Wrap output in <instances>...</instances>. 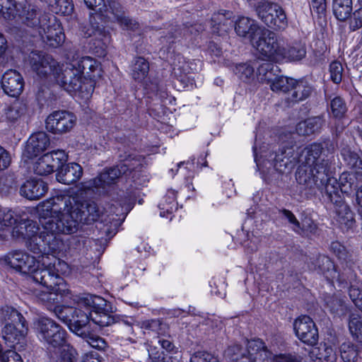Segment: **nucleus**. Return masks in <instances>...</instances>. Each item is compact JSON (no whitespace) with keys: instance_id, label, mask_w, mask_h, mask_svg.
<instances>
[{"instance_id":"nucleus-1","label":"nucleus","mask_w":362,"mask_h":362,"mask_svg":"<svg viewBox=\"0 0 362 362\" xmlns=\"http://www.w3.org/2000/svg\"><path fill=\"white\" fill-rule=\"evenodd\" d=\"M38 211L43 216L52 212L57 214L58 222L47 223L45 227L52 234L49 235L54 242L52 243L54 250L57 247V233H74L77 230L80 222L97 221L102 214V210L95 202L84 204L77 197L62 192L40 203Z\"/></svg>"},{"instance_id":"nucleus-2","label":"nucleus","mask_w":362,"mask_h":362,"mask_svg":"<svg viewBox=\"0 0 362 362\" xmlns=\"http://www.w3.org/2000/svg\"><path fill=\"white\" fill-rule=\"evenodd\" d=\"M100 64L90 57L74 59L64 69V89L83 101L88 100L94 90V81L102 76Z\"/></svg>"},{"instance_id":"nucleus-3","label":"nucleus","mask_w":362,"mask_h":362,"mask_svg":"<svg viewBox=\"0 0 362 362\" xmlns=\"http://www.w3.org/2000/svg\"><path fill=\"white\" fill-rule=\"evenodd\" d=\"M39 204L37 206V211H38ZM39 217L40 218L41 224L42 226V230H40L39 235L38 231L40 228L36 222L28 219L25 214H17L13 212V217L16 218L17 220L13 223L8 228L5 230H8L13 226L11 234L12 236L16 239L25 240L28 247L33 252L37 251L42 252L45 250V245L49 248V251L51 252H56L59 249L62 240L58 238L59 233L56 234V249H52V243H54L52 240L49 239L50 235H52L48 230H45V227L47 223L49 222H58L57 214L52 213L45 216H40L39 211H37Z\"/></svg>"},{"instance_id":"nucleus-4","label":"nucleus","mask_w":362,"mask_h":362,"mask_svg":"<svg viewBox=\"0 0 362 362\" xmlns=\"http://www.w3.org/2000/svg\"><path fill=\"white\" fill-rule=\"evenodd\" d=\"M42 273L43 280L40 284L44 290L37 293L39 298L44 302L54 304L59 302V296H65L69 289L60 275L69 274L70 269L67 263L54 255L45 253L42 257Z\"/></svg>"},{"instance_id":"nucleus-5","label":"nucleus","mask_w":362,"mask_h":362,"mask_svg":"<svg viewBox=\"0 0 362 362\" xmlns=\"http://www.w3.org/2000/svg\"><path fill=\"white\" fill-rule=\"evenodd\" d=\"M54 312L59 319L69 323L71 332L85 339L90 346L97 349L105 348V340L92 333L95 329L88 323V317L86 313L71 307L60 306H56Z\"/></svg>"},{"instance_id":"nucleus-6","label":"nucleus","mask_w":362,"mask_h":362,"mask_svg":"<svg viewBox=\"0 0 362 362\" xmlns=\"http://www.w3.org/2000/svg\"><path fill=\"white\" fill-rule=\"evenodd\" d=\"M28 64L37 76L49 81H55L64 88V65L57 62L51 55L42 52H32Z\"/></svg>"},{"instance_id":"nucleus-7","label":"nucleus","mask_w":362,"mask_h":362,"mask_svg":"<svg viewBox=\"0 0 362 362\" xmlns=\"http://www.w3.org/2000/svg\"><path fill=\"white\" fill-rule=\"evenodd\" d=\"M33 253L36 256L30 255L22 250H15L6 255L2 260L17 272L31 276L36 283L40 284V281L43 280L42 257L45 253V250L42 252L37 250V252Z\"/></svg>"},{"instance_id":"nucleus-8","label":"nucleus","mask_w":362,"mask_h":362,"mask_svg":"<svg viewBox=\"0 0 362 362\" xmlns=\"http://www.w3.org/2000/svg\"><path fill=\"white\" fill-rule=\"evenodd\" d=\"M320 261L323 264L324 267L322 269L325 277L332 281L337 283L341 288H346L350 285L349 293L350 298L354 305L357 307L362 306V291L360 288V284L356 280V274L351 269H345L342 273H339L333 262L326 257L320 258Z\"/></svg>"},{"instance_id":"nucleus-9","label":"nucleus","mask_w":362,"mask_h":362,"mask_svg":"<svg viewBox=\"0 0 362 362\" xmlns=\"http://www.w3.org/2000/svg\"><path fill=\"white\" fill-rule=\"evenodd\" d=\"M296 180L300 185H303L309 189L317 188L321 192L325 191L330 201L337 203L335 199L338 193L339 183L333 177H328L327 170L321 165L317 174L311 177L307 175V170L300 168L296 175Z\"/></svg>"},{"instance_id":"nucleus-10","label":"nucleus","mask_w":362,"mask_h":362,"mask_svg":"<svg viewBox=\"0 0 362 362\" xmlns=\"http://www.w3.org/2000/svg\"><path fill=\"white\" fill-rule=\"evenodd\" d=\"M0 320L5 322L2 334L6 341L16 344L25 338L28 328L23 317L16 309L8 306L1 308Z\"/></svg>"},{"instance_id":"nucleus-11","label":"nucleus","mask_w":362,"mask_h":362,"mask_svg":"<svg viewBox=\"0 0 362 362\" xmlns=\"http://www.w3.org/2000/svg\"><path fill=\"white\" fill-rule=\"evenodd\" d=\"M230 362H272L269 350L261 340H252L245 347L234 345L228 348Z\"/></svg>"},{"instance_id":"nucleus-12","label":"nucleus","mask_w":362,"mask_h":362,"mask_svg":"<svg viewBox=\"0 0 362 362\" xmlns=\"http://www.w3.org/2000/svg\"><path fill=\"white\" fill-rule=\"evenodd\" d=\"M76 309L80 310L88 317V323L92 321L94 325L99 327L110 326L115 323V319L108 313L107 302L99 296L91 297L90 299H81Z\"/></svg>"},{"instance_id":"nucleus-13","label":"nucleus","mask_w":362,"mask_h":362,"mask_svg":"<svg viewBox=\"0 0 362 362\" xmlns=\"http://www.w3.org/2000/svg\"><path fill=\"white\" fill-rule=\"evenodd\" d=\"M251 45L264 60L275 62L284 60L285 48L279 45L275 34L264 28L261 34L252 40Z\"/></svg>"},{"instance_id":"nucleus-14","label":"nucleus","mask_w":362,"mask_h":362,"mask_svg":"<svg viewBox=\"0 0 362 362\" xmlns=\"http://www.w3.org/2000/svg\"><path fill=\"white\" fill-rule=\"evenodd\" d=\"M258 18L273 30H284L287 27L288 21L285 11L277 3L262 1L256 6Z\"/></svg>"},{"instance_id":"nucleus-15","label":"nucleus","mask_w":362,"mask_h":362,"mask_svg":"<svg viewBox=\"0 0 362 362\" xmlns=\"http://www.w3.org/2000/svg\"><path fill=\"white\" fill-rule=\"evenodd\" d=\"M35 326L37 337L49 346V349L63 344L66 339V331L52 319L40 318Z\"/></svg>"},{"instance_id":"nucleus-16","label":"nucleus","mask_w":362,"mask_h":362,"mask_svg":"<svg viewBox=\"0 0 362 362\" xmlns=\"http://www.w3.org/2000/svg\"><path fill=\"white\" fill-rule=\"evenodd\" d=\"M38 23L39 27L36 31L42 40L47 45L57 47L64 42L65 35L55 16L44 13L38 21Z\"/></svg>"},{"instance_id":"nucleus-17","label":"nucleus","mask_w":362,"mask_h":362,"mask_svg":"<svg viewBox=\"0 0 362 362\" xmlns=\"http://www.w3.org/2000/svg\"><path fill=\"white\" fill-rule=\"evenodd\" d=\"M98 12L107 20L118 23L123 29L136 30L139 27L134 20L125 15L123 7L115 0L103 1Z\"/></svg>"},{"instance_id":"nucleus-18","label":"nucleus","mask_w":362,"mask_h":362,"mask_svg":"<svg viewBox=\"0 0 362 362\" xmlns=\"http://www.w3.org/2000/svg\"><path fill=\"white\" fill-rule=\"evenodd\" d=\"M322 151V146L320 144H313L305 147L299 156L300 165L296 173L300 168H304L307 170V175L313 177L320 169L321 165L327 170V162L320 158Z\"/></svg>"},{"instance_id":"nucleus-19","label":"nucleus","mask_w":362,"mask_h":362,"mask_svg":"<svg viewBox=\"0 0 362 362\" xmlns=\"http://www.w3.org/2000/svg\"><path fill=\"white\" fill-rule=\"evenodd\" d=\"M77 123L76 116L67 110H56L49 114L45 120L46 129L54 134L62 135L70 132Z\"/></svg>"},{"instance_id":"nucleus-20","label":"nucleus","mask_w":362,"mask_h":362,"mask_svg":"<svg viewBox=\"0 0 362 362\" xmlns=\"http://www.w3.org/2000/svg\"><path fill=\"white\" fill-rule=\"evenodd\" d=\"M293 329L297 338L303 343L315 346L319 339L318 329L313 319L308 315H301L293 322Z\"/></svg>"},{"instance_id":"nucleus-21","label":"nucleus","mask_w":362,"mask_h":362,"mask_svg":"<svg viewBox=\"0 0 362 362\" xmlns=\"http://www.w3.org/2000/svg\"><path fill=\"white\" fill-rule=\"evenodd\" d=\"M122 175H125V173H123V170L119 167V164L114 168L104 170L93 179L81 182L79 188L82 191L105 188L106 186L115 183Z\"/></svg>"},{"instance_id":"nucleus-22","label":"nucleus","mask_w":362,"mask_h":362,"mask_svg":"<svg viewBox=\"0 0 362 362\" xmlns=\"http://www.w3.org/2000/svg\"><path fill=\"white\" fill-rule=\"evenodd\" d=\"M86 37H90V49L98 56L103 57L111 41V35L103 26L90 25L85 33Z\"/></svg>"},{"instance_id":"nucleus-23","label":"nucleus","mask_w":362,"mask_h":362,"mask_svg":"<svg viewBox=\"0 0 362 362\" xmlns=\"http://www.w3.org/2000/svg\"><path fill=\"white\" fill-rule=\"evenodd\" d=\"M66 159L67 155L63 150L45 153L35 163L34 170L36 174L40 175L50 174L63 162L66 161Z\"/></svg>"},{"instance_id":"nucleus-24","label":"nucleus","mask_w":362,"mask_h":362,"mask_svg":"<svg viewBox=\"0 0 362 362\" xmlns=\"http://www.w3.org/2000/svg\"><path fill=\"white\" fill-rule=\"evenodd\" d=\"M269 64H262L258 69L259 80L270 84L273 91H281L286 93L291 91L296 84V80L283 76H274L272 71L267 70Z\"/></svg>"},{"instance_id":"nucleus-25","label":"nucleus","mask_w":362,"mask_h":362,"mask_svg":"<svg viewBox=\"0 0 362 362\" xmlns=\"http://www.w3.org/2000/svg\"><path fill=\"white\" fill-rule=\"evenodd\" d=\"M1 86L7 95L11 97L18 96L23 89V78L17 71L8 70L3 74Z\"/></svg>"},{"instance_id":"nucleus-26","label":"nucleus","mask_w":362,"mask_h":362,"mask_svg":"<svg viewBox=\"0 0 362 362\" xmlns=\"http://www.w3.org/2000/svg\"><path fill=\"white\" fill-rule=\"evenodd\" d=\"M255 20L246 17L239 18L235 24V30L237 35L241 37L247 39L250 43L263 31Z\"/></svg>"},{"instance_id":"nucleus-27","label":"nucleus","mask_w":362,"mask_h":362,"mask_svg":"<svg viewBox=\"0 0 362 362\" xmlns=\"http://www.w3.org/2000/svg\"><path fill=\"white\" fill-rule=\"evenodd\" d=\"M49 136L44 132H39L32 134L28 139L24 154L28 158L37 156L49 146Z\"/></svg>"},{"instance_id":"nucleus-28","label":"nucleus","mask_w":362,"mask_h":362,"mask_svg":"<svg viewBox=\"0 0 362 362\" xmlns=\"http://www.w3.org/2000/svg\"><path fill=\"white\" fill-rule=\"evenodd\" d=\"M47 184L40 179L27 180L21 187V194L28 199H38L47 191Z\"/></svg>"},{"instance_id":"nucleus-29","label":"nucleus","mask_w":362,"mask_h":362,"mask_svg":"<svg viewBox=\"0 0 362 362\" xmlns=\"http://www.w3.org/2000/svg\"><path fill=\"white\" fill-rule=\"evenodd\" d=\"M83 175L82 167L76 163L62 165L57 171L56 177L58 182L64 185H71L78 180Z\"/></svg>"},{"instance_id":"nucleus-30","label":"nucleus","mask_w":362,"mask_h":362,"mask_svg":"<svg viewBox=\"0 0 362 362\" xmlns=\"http://www.w3.org/2000/svg\"><path fill=\"white\" fill-rule=\"evenodd\" d=\"M310 356L315 362H336L337 354L334 347L326 343L315 346L310 352Z\"/></svg>"},{"instance_id":"nucleus-31","label":"nucleus","mask_w":362,"mask_h":362,"mask_svg":"<svg viewBox=\"0 0 362 362\" xmlns=\"http://www.w3.org/2000/svg\"><path fill=\"white\" fill-rule=\"evenodd\" d=\"M141 328L144 334L153 336L156 341L169 336L168 325L158 320H146L142 322Z\"/></svg>"},{"instance_id":"nucleus-32","label":"nucleus","mask_w":362,"mask_h":362,"mask_svg":"<svg viewBox=\"0 0 362 362\" xmlns=\"http://www.w3.org/2000/svg\"><path fill=\"white\" fill-rule=\"evenodd\" d=\"M27 113V105L22 100H16L5 109L4 115L8 123L16 124L25 118Z\"/></svg>"},{"instance_id":"nucleus-33","label":"nucleus","mask_w":362,"mask_h":362,"mask_svg":"<svg viewBox=\"0 0 362 362\" xmlns=\"http://www.w3.org/2000/svg\"><path fill=\"white\" fill-rule=\"evenodd\" d=\"M337 221L344 230L351 228L354 223V214L349 206L344 202L336 203Z\"/></svg>"},{"instance_id":"nucleus-34","label":"nucleus","mask_w":362,"mask_h":362,"mask_svg":"<svg viewBox=\"0 0 362 362\" xmlns=\"http://www.w3.org/2000/svg\"><path fill=\"white\" fill-rule=\"evenodd\" d=\"M232 16V12L228 11H221L214 13L211 17L214 32L219 35L227 32L232 27V21L230 20Z\"/></svg>"},{"instance_id":"nucleus-35","label":"nucleus","mask_w":362,"mask_h":362,"mask_svg":"<svg viewBox=\"0 0 362 362\" xmlns=\"http://www.w3.org/2000/svg\"><path fill=\"white\" fill-rule=\"evenodd\" d=\"M362 182L356 172H344L341 173L339 180V187L341 192L347 196L351 195L358 185V182Z\"/></svg>"},{"instance_id":"nucleus-36","label":"nucleus","mask_w":362,"mask_h":362,"mask_svg":"<svg viewBox=\"0 0 362 362\" xmlns=\"http://www.w3.org/2000/svg\"><path fill=\"white\" fill-rule=\"evenodd\" d=\"M158 208L160 209V216L166 218L177 210L176 192L174 189H170L168 190L166 194L160 202Z\"/></svg>"},{"instance_id":"nucleus-37","label":"nucleus","mask_w":362,"mask_h":362,"mask_svg":"<svg viewBox=\"0 0 362 362\" xmlns=\"http://www.w3.org/2000/svg\"><path fill=\"white\" fill-rule=\"evenodd\" d=\"M281 212L284 217L286 218L288 222L292 225V229L296 233L300 234L305 232H310L311 233L315 232L317 228L316 226L310 220L303 222L301 226L291 211L287 209H284Z\"/></svg>"},{"instance_id":"nucleus-38","label":"nucleus","mask_w":362,"mask_h":362,"mask_svg":"<svg viewBox=\"0 0 362 362\" xmlns=\"http://www.w3.org/2000/svg\"><path fill=\"white\" fill-rule=\"evenodd\" d=\"M323 124V120L320 117L308 118L300 122L296 128L299 135H309L318 131Z\"/></svg>"},{"instance_id":"nucleus-39","label":"nucleus","mask_w":362,"mask_h":362,"mask_svg":"<svg viewBox=\"0 0 362 362\" xmlns=\"http://www.w3.org/2000/svg\"><path fill=\"white\" fill-rule=\"evenodd\" d=\"M352 0H334L333 11L336 18L344 21L351 16L352 12Z\"/></svg>"},{"instance_id":"nucleus-40","label":"nucleus","mask_w":362,"mask_h":362,"mask_svg":"<svg viewBox=\"0 0 362 362\" xmlns=\"http://www.w3.org/2000/svg\"><path fill=\"white\" fill-rule=\"evenodd\" d=\"M341 156L346 164L356 172L359 179L362 181V160L358 155L349 149L344 148L341 151Z\"/></svg>"},{"instance_id":"nucleus-41","label":"nucleus","mask_w":362,"mask_h":362,"mask_svg":"<svg viewBox=\"0 0 362 362\" xmlns=\"http://www.w3.org/2000/svg\"><path fill=\"white\" fill-rule=\"evenodd\" d=\"M149 65L143 57H137L134 59L132 69L133 78L137 81H144L148 75Z\"/></svg>"},{"instance_id":"nucleus-42","label":"nucleus","mask_w":362,"mask_h":362,"mask_svg":"<svg viewBox=\"0 0 362 362\" xmlns=\"http://www.w3.org/2000/svg\"><path fill=\"white\" fill-rule=\"evenodd\" d=\"M233 72L243 82H250L255 78V67L251 62L236 64Z\"/></svg>"},{"instance_id":"nucleus-43","label":"nucleus","mask_w":362,"mask_h":362,"mask_svg":"<svg viewBox=\"0 0 362 362\" xmlns=\"http://www.w3.org/2000/svg\"><path fill=\"white\" fill-rule=\"evenodd\" d=\"M340 354L344 362H356L359 358L358 346L351 342H344L340 346Z\"/></svg>"},{"instance_id":"nucleus-44","label":"nucleus","mask_w":362,"mask_h":362,"mask_svg":"<svg viewBox=\"0 0 362 362\" xmlns=\"http://www.w3.org/2000/svg\"><path fill=\"white\" fill-rule=\"evenodd\" d=\"M324 302L329 310L335 314H344L346 310V306L343 300L336 295L326 294L324 296Z\"/></svg>"},{"instance_id":"nucleus-45","label":"nucleus","mask_w":362,"mask_h":362,"mask_svg":"<svg viewBox=\"0 0 362 362\" xmlns=\"http://www.w3.org/2000/svg\"><path fill=\"white\" fill-rule=\"evenodd\" d=\"M144 162V158L141 156L129 155L127 158H125L119 163V167L123 170V173L125 174L127 172H132L133 170H139Z\"/></svg>"},{"instance_id":"nucleus-46","label":"nucleus","mask_w":362,"mask_h":362,"mask_svg":"<svg viewBox=\"0 0 362 362\" xmlns=\"http://www.w3.org/2000/svg\"><path fill=\"white\" fill-rule=\"evenodd\" d=\"M54 349L57 350L59 353V360L60 362H75L77 353L76 350L66 341L63 344L56 346Z\"/></svg>"},{"instance_id":"nucleus-47","label":"nucleus","mask_w":362,"mask_h":362,"mask_svg":"<svg viewBox=\"0 0 362 362\" xmlns=\"http://www.w3.org/2000/svg\"><path fill=\"white\" fill-rule=\"evenodd\" d=\"M305 46L300 42H296L289 46L287 49H285V57L284 59H287L290 61L300 60L305 56Z\"/></svg>"},{"instance_id":"nucleus-48","label":"nucleus","mask_w":362,"mask_h":362,"mask_svg":"<svg viewBox=\"0 0 362 362\" xmlns=\"http://www.w3.org/2000/svg\"><path fill=\"white\" fill-rule=\"evenodd\" d=\"M349 329L351 335L362 344V317L355 314L351 315Z\"/></svg>"},{"instance_id":"nucleus-49","label":"nucleus","mask_w":362,"mask_h":362,"mask_svg":"<svg viewBox=\"0 0 362 362\" xmlns=\"http://www.w3.org/2000/svg\"><path fill=\"white\" fill-rule=\"evenodd\" d=\"M291 102H298L308 98L310 93V88L305 86L303 82L296 81V84L291 90Z\"/></svg>"},{"instance_id":"nucleus-50","label":"nucleus","mask_w":362,"mask_h":362,"mask_svg":"<svg viewBox=\"0 0 362 362\" xmlns=\"http://www.w3.org/2000/svg\"><path fill=\"white\" fill-rule=\"evenodd\" d=\"M37 15L38 13L37 7L35 6L29 5L25 16V23L28 26L33 28L35 31L39 27L38 21L44 14H41L37 17Z\"/></svg>"},{"instance_id":"nucleus-51","label":"nucleus","mask_w":362,"mask_h":362,"mask_svg":"<svg viewBox=\"0 0 362 362\" xmlns=\"http://www.w3.org/2000/svg\"><path fill=\"white\" fill-rule=\"evenodd\" d=\"M16 220L17 218L13 217V211L0 209V236L4 235L5 230Z\"/></svg>"},{"instance_id":"nucleus-52","label":"nucleus","mask_w":362,"mask_h":362,"mask_svg":"<svg viewBox=\"0 0 362 362\" xmlns=\"http://www.w3.org/2000/svg\"><path fill=\"white\" fill-rule=\"evenodd\" d=\"M16 13V5L14 0H0V14L5 19L13 18Z\"/></svg>"},{"instance_id":"nucleus-53","label":"nucleus","mask_w":362,"mask_h":362,"mask_svg":"<svg viewBox=\"0 0 362 362\" xmlns=\"http://www.w3.org/2000/svg\"><path fill=\"white\" fill-rule=\"evenodd\" d=\"M344 68L341 62H332L329 65V73L332 81L335 83H339L342 80Z\"/></svg>"},{"instance_id":"nucleus-54","label":"nucleus","mask_w":362,"mask_h":362,"mask_svg":"<svg viewBox=\"0 0 362 362\" xmlns=\"http://www.w3.org/2000/svg\"><path fill=\"white\" fill-rule=\"evenodd\" d=\"M190 362H220L216 356L206 351L195 352L190 358Z\"/></svg>"},{"instance_id":"nucleus-55","label":"nucleus","mask_w":362,"mask_h":362,"mask_svg":"<svg viewBox=\"0 0 362 362\" xmlns=\"http://www.w3.org/2000/svg\"><path fill=\"white\" fill-rule=\"evenodd\" d=\"M331 108L336 117H341L346 111V107L341 98H335L331 102Z\"/></svg>"},{"instance_id":"nucleus-56","label":"nucleus","mask_w":362,"mask_h":362,"mask_svg":"<svg viewBox=\"0 0 362 362\" xmlns=\"http://www.w3.org/2000/svg\"><path fill=\"white\" fill-rule=\"evenodd\" d=\"M150 349H148V355L150 358L149 362H171V357L167 354H165L163 351L159 353L155 351V349H153L152 345H149Z\"/></svg>"},{"instance_id":"nucleus-57","label":"nucleus","mask_w":362,"mask_h":362,"mask_svg":"<svg viewBox=\"0 0 362 362\" xmlns=\"http://www.w3.org/2000/svg\"><path fill=\"white\" fill-rule=\"evenodd\" d=\"M286 156L281 158L279 155H274L272 153L270 155V159L268 160V163H269L270 165H272L275 170L283 172L284 169H282V166L286 167L288 161V158L285 160Z\"/></svg>"},{"instance_id":"nucleus-58","label":"nucleus","mask_w":362,"mask_h":362,"mask_svg":"<svg viewBox=\"0 0 362 362\" xmlns=\"http://www.w3.org/2000/svg\"><path fill=\"white\" fill-rule=\"evenodd\" d=\"M270 358L272 362H300V358L291 354H274L269 350Z\"/></svg>"},{"instance_id":"nucleus-59","label":"nucleus","mask_w":362,"mask_h":362,"mask_svg":"<svg viewBox=\"0 0 362 362\" xmlns=\"http://www.w3.org/2000/svg\"><path fill=\"white\" fill-rule=\"evenodd\" d=\"M349 27L351 30H356L362 27V7L353 13Z\"/></svg>"},{"instance_id":"nucleus-60","label":"nucleus","mask_w":362,"mask_h":362,"mask_svg":"<svg viewBox=\"0 0 362 362\" xmlns=\"http://www.w3.org/2000/svg\"><path fill=\"white\" fill-rule=\"evenodd\" d=\"M330 250L339 258L345 259L347 252L346 247L339 241H334L331 243Z\"/></svg>"},{"instance_id":"nucleus-61","label":"nucleus","mask_w":362,"mask_h":362,"mask_svg":"<svg viewBox=\"0 0 362 362\" xmlns=\"http://www.w3.org/2000/svg\"><path fill=\"white\" fill-rule=\"evenodd\" d=\"M11 163L10 153L0 146V171L6 169Z\"/></svg>"},{"instance_id":"nucleus-62","label":"nucleus","mask_w":362,"mask_h":362,"mask_svg":"<svg viewBox=\"0 0 362 362\" xmlns=\"http://www.w3.org/2000/svg\"><path fill=\"white\" fill-rule=\"evenodd\" d=\"M310 6L312 11L318 15H322L326 11L325 0H310Z\"/></svg>"},{"instance_id":"nucleus-63","label":"nucleus","mask_w":362,"mask_h":362,"mask_svg":"<svg viewBox=\"0 0 362 362\" xmlns=\"http://www.w3.org/2000/svg\"><path fill=\"white\" fill-rule=\"evenodd\" d=\"M2 362H23V360L18 353L12 350H8L4 353Z\"/></svg>"},{"instance_id":"nucleus-64","label":"nucleus","mask_w":362,"mask_h":362,"mask_svg":"<svg viewBox=\"0 0 362 362\" xmlns=\"http://www.w3.org/2000/svg\"><path fill=\"white\" fill-rule=\"evenodd\" d=\"M81 362H101V360L97 352H90L83 356Z\"/></svg>"}]
</instances>
